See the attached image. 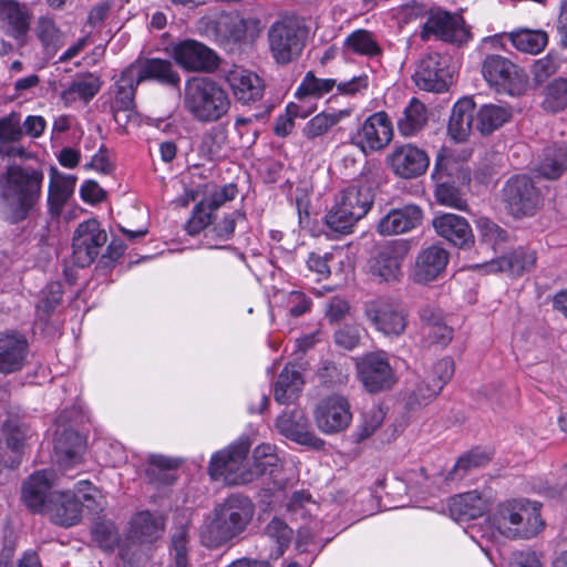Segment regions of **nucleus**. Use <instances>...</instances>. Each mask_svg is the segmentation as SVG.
Listing matches in <instances>:
<instances>
[{"label":"nucleus","mask_w":567,"mask_h":567,"mask_svg":"<svg viewBox=\"0 0 567 567\" xmlns=\"http://www.w3.org/2000/svg\"><path fill=\"white\" fill-rule=\"evenodd\" d=\"M250 444L240 439L227 449L212 456L208 473L214 480H223L228 485L246 484L265 474L272 476L280 467V460L270 444L258 445L252 453L254 465L247 468L245 460Z\"/></svg>","instance_id":"obj_1"},{"label":"nucleus","mask_w":567,"mask_h":567,"mask_svg":"<svg viewBox=\"0 0 567 567\" xmlns=\"http://www.w3.org/2000/svg\"><path fill=\"white\" fill-rule=\"evenodd\" d=\"M59 484L52 471H39L24 482L22 501L30 511L45 514L54 525L75 526L82 519L83 503L70 491L51 492Z\"/></svg>","instance_id":"obj_2"},{"label":"nucleus","mask_w":567,"mask_h":567,"mask_svg":"<svg viewBox=\"0 0 567 567\" xmlns=\"http://www.w3.org/2000/svg\"><path fill=\"white\" fill-rule=\"evenodd\" d=\"M255 506L243 495L233 494L216 505L199 528L200 544L220 548L238 538L252 520Z\"/></svg>","instance_id":"obj_3"},{"label":"nucleus","mask_w":567,"mask_h":567,"mask_svg":"<svg viewBox=\"0 0 567 567\" xmlns=\"http://www.w3.org/2000/svg\"><path fill=\"white\" fill-rule=\"evenodd\" d=\"M43 169L29 164L9 165L0 177V199L9 206L11 224L27 219L42 196Z\"/></svg>","instance_id":"obj_4"},{"label":"nucleus","mask_w":567,"mask_h":567,"mask_svg":"<svg viewBox=\"0 0 567 567\" xmlns=\"http://www.w3.org/2000/svg\"><path fill=\"white\" fill-rule=\"evenodd\" d=\"M495 528L509 539H529L544 526L540 504L528 499H511L498 505L493 516Z\"/></svg>","instance_id":"obj_5"},{"label":"nucleus","mask_w":567,"mask_h":567,"mask_svg":"<svg viewBox=\"0 0 567 567\" xmlns=\"http://www.w3.org/2000/svg\"><path fill=\"white\" fill-rule=\"evenodd\" d=\"M185 107L199 122L220 120L230 107L227 92L205 76L189 79L185 85Z\"/></svg>","instance_id":"obj_6"},{"label":"nucleus","mask_w":567,"mask_h":567,"mask_svg":"<svg viewBox=\"0 0 567 567\" xmlns=\"http://www.w3.org/2000/svg\"><path fill=\"white\" fill-rule=\"evenodd\" d=\"M309 28L303 18L284 16L268 30V42L272 58L279 64L298 59L306 45Z\"/></svg>","instance_id":"obj_7"},{"label":"nucleus","mask_w":567,"mask_h":567,"mask_svg":"<svg viewBox=\"0 0 567 567\" xmlns=\"http://www.w3.org/2000/svg\"><path fill=\"white\" fill-rule=\"evenodd\" d=\"M503 200L516 218L534 216L543 205V195L526 175L511 177L503 187Z\"/></svg>","instance_id":"obj_8"},{"label":"nucleus","mask_w":567,"mask_h":567,"mask_svg":"<svg viewBox=\"0 0 567 567\" xmlns=\"http://www.w3.org/2000/svg\"><path fill=\"white\" fill-rule=\"evenodd\" d=\"M380 167L375 163H365L360 177L344 188L337 203L363 218L374 202V188L379 183Z\"/></svg>","instance_id":"obj_9"},{"label":"nucleus","mask_w":567,"mask_h":567,"mask_svg":"<svg viewBox=\"0 0 567 567\" xmlns=\"http://www.w3.org/2000/svg\"><path fill=\"white\" fill-rule=\"evenodd\" d=\"M358 378L369 393L392 389L398 379L390 363V355L383 350L363 354L357 362Z\"/></svg>","instance_id":"obj_10"},{"label":"nucleus","mask_w":567,"mask_h":567,"mask_svg":"<svg viewBox=\"0 0 567 567\" xmlns=\"http://www.w3.org/2000/svg\"><path fill=\"white\" fill-rule=\"evenodd\" d=\"M482 73L486 82L498 93L515 96L525 90L524 71L502 55H487L482 65Z\"/></svg>","instance_id":"obj_11"},{"label":"nucleus","mask_w":567,"mask_h":567,"mask_svg":"<svg viewBox=\"0 0 567 567\" xmlns=\"http://www.w3.org/2000/svg\"><path fill=\"white\" fill-rule=\"evenodd\" d=\"M420 38L423 41L434 38L461 45L470 40L471 34L461 16L442 9H431L420 31Z\"/></svg>","instance_id":"obj_12"},{"label":"nucleus","mask_w":567,"mask_h":567,"mask_svg":"<svg viewBox=\"0 0 567 567\" xmlns=\"http://www.w3.org/2000/svg\"><path fill=\"white\" fill-rule=\"evenodd\" d=\"M107 243V234L95 218L78 225L72 237V259L78 267L92 265Z\"/></svg>","instance_id":"obj_13"},{"label":"nucleus","mask_w":567,"mask_h":567,"mask_svg":"<svg viewBox=\"0 0 567 567\" xmlns=\"http://www.w3.org/2000/svg\"><path fill=\"white\" fill-rule=\"evenodd\" d=\"M138 83L132 76V69H124L113 85L111 112L117 128L126 131L128 125H138L140 117L135 106V93Z\"/></svg>","instance_id":"obj_14"},{"label":"nucleus","mask_w":567,"mask_h":567,"mask_svg":"<svg viewBox=\"0 0 567 567\" xmlns=\"http://www.w3.org/2000/svg\"><path fill=\"white\" fill-rule=\"evenodd\" d=\"M447 55L430 52L421 58L416 64L413 81L423 91L441 93L447 90L451 83Z\"/></svg>","instance_id":"obj_15"},{"label":"nucleus","mask_w":567,"mask_h":567,"mask_svg":"<svg viewBox=\"0 0 567 567\" xmlns=\"http://www.w3.org/2000/svg\"><path fill=\"white\" fill-rule=\"evenodd\" d=\"M317 427L323 434H337L350 425L352 413L348 399L341 394H331L319 401L313 410Z\"/></svg>","instance_id":"obj_16"},{"label":"nucleus","mask_w":567,"mask_h":567,"mask_svg":"<svg viewBox=\"0 0 567 567\" xmlns=\"http://www.w3.org/2000/svg\"><path fill=\"white\" fill-rule=\"evenodd\" d=\"M392 137V123L388 114L381 111L364 120L355 134L352 135L351 143L367 155L386 147Z\"/></svg>","instance_id":"obj_17"},{"label":"nucleus","mask_w":567,"mask_h":567,"mask_svg":"<svg viewBox=\"0 0 567 567\" xmlns=\"http://www.w3.org/2000/svg\"><path fill=\"white\" fill-rule=\"evenodd\" d=\"M368 321L386 337L401 336L406 328V315L398 305L388 300H373L364 306Z\"/></svg>","instance_id":"obj_18"},{"label":"nucleus","mask_w":567,"mask_h":567,"mask_svg":"<svg viewBox=\"0 0 567 567\" xmlns=\"http://www.w3.org/2000/svg\"><path fill=\"white\" fill-rule=\"evenodd\" d=\"M126 69H132V76L138 85L146 81L178 90L181 75L169 60L159 58L137 59Z\"/></svg>","instance_id":"obj_19"},{"label":"nucleus","mask_w":567,"mask_h":567,"mask_svg":"<svg viewBox=\"0 0 567 567\" xmlns=\"http://www.w3.org/2000/svg\"><path fill=\"white\" fill-rule=\"evenodd\" d=\"M385 162L396 176L409 179L425 173L430 158L422 148L413 144H403L395 146L386 155Z\"/></svg>","instance_id":"obj_20"},{"label":"nucleus","mask_w":567,"mask_h":567,"mask_svg":"<svg viewBox=\"0 0 567 567\" xmlns=\"http://www.w3.org/2000/svg\"><path fill=\"white\" fill-rule=\"evenodd\" d=\"M450 260L449 251L440 245H430L420 250L411 270V279L427 285L443 276Z\"/></svg>","instance_id":"obj_21"},{"label":"nucleus","mask_w":567,"mask_h":567,"mask_svg":"<svg viewBox=\"0 0 567 567\" xmlns=\"http://www.w3.org/2000/svg\"><path fill=\"white\" fill-rule=\"evenodd\" d=\"M175 62L187 71L210 72L217 69L219 60L208 47L195 40H185L173 48Z\"/></svg>","instance_id":"obj_22"},{"label":"nucleus","mask_w":567,"mask_h":567,"mask_svg":"<svg viewBox=\"0 0 567 567\" xmlns=\"http://www.w3.org/2000/svg\"><path fill=\"white\" fill-rule=\"evenodd\" d=\"M278 432L285 437L302 445L320 447L323 441L310 431L309 420L303 410L295 408L285 411L276 420Z\"/></svg>","instance_id":"obj_23"},{"label":"nucleus","mask_w":567,"mask_h":567,"mask_svg":"<svg viewBox=\"0 0 567 567\" xmlns=\"http://www.w3.org/2000/svg\"><path fill=\"white\" fill-rule=\"evenodd\" d=\"M423 210L420 206L408 204L390 209L380 218L377 230L382 236H393L411 231L421 225Z\"/></svg>","instance_id":"obj_24"},{"label":"nucleus","mask_w":567,"mask_h":567,"mask_svg":"<svg viewBox=\"0 0 567 567\" xmlns=\"http://www.w3.org/2000/svg\"><path fill=\"white\" fill-rule=\"evenodd\" d=\"M408 254V247L402 243H389L382 246L371 264L372 275L383 281H398L402 276V262Z\"/></svg>","instance_id":"obj_25"},{"label":"nucleus","mask_w":567,"mask_h":567,"mask_svg":"<svg viewBox=\"0 0 567 567\" xmlns=\"http://www.w3.org/2000/svg\"><path fill=\"white\" fill-rule=\"evenodd\" d=\"M85 439L72 429L56 431L54 455L59 467L65 472L82 462Z\"/></svg>","instance_id":"obj_26"},{"label":"nucleus","mask_w":567,"mask_h":567,"mask_svg":"<svg viewBox=\"0 0 567 567\" xmlns=\"http://www.w3.org/2000/svg\"><path fill=\"white\" fill-rule=\"evenodd\" d=\"M28 341L19 332L0 333V373L17 372L24 365Z\"/></svg>","instance_id":"obj_27"},{"label":"nucleus","mask_w":567,"mask_h":567,"mask_svg":"<svg viewBox=\"0 0 567 567\" xmlns=\"http://www.w3.org/2000/svg\"><path fill=\"white\" fill-rule=\"evenodd\" d=\"M432 225L435 233L452 243L454 246L464 248L474 243V235L468 221L455 214H443L436 216Z\"/></svg>","instance_id":"obj_28"},{"label":"nucleus","mask_w":567,"mask_h":567,"mask_svg":"<svg viewBox=\"0 0 567 567\" xmlns=\"http://www.w3.org/2000/svg\"><path fill=\"white\" fill-rule=\"evenodd\" d=\"M165 519L150 511L137 512L130 520L128 539L138 544H153L164 534Z\"/></svg>","instance_id":"obj_29"},{"label":"nucleus","mask_w":567,"mask_h":567,"mask_svg":"<svg viewBox=\"0 0 567 567\" xmlns=\"http://www.w3.org/2000/svg\"><path fill=\"white\" fill-rule=\"evenodd\" d=\"M31 12L27 4L17 0H0V29L8 35L20 39L30 29Z\"/></svg>","instance_id":"obj_30"},{"label":"nucleus","mask_w":567,"mask_h":567,"mask_svg":"<svg viewBox=\"0 0 567 567\" xmlns=\"http://www.w3.org/2000/svg\"><path fill=\"white\" fill-rule=\"evenodd\" d=\"M75 184L76 177L74 175L63 174L55 167H51L47 199L48 212L51 217H60L64 206L74 193Z\"/></svg>","instance_id":"obj_31"},{"label":"nucleus","mask_w":567,"mask_h":567,"mask_svg":"<svg viewBox=\"0 0 567 567\" xmlns=\"http://www.w3.org/2000/svg\"><path fill=\"white\" fill-rule=\"evenodd\" d=\"M233 94L243 104H250L264 96V81L255 73L245 69H236L227 75Z\"/></svg>","instance_id":"obj_32"},{"label":"nucleus","mask_w":567,"mask_h":567,"mask_svg":"<svg viewBox=\"0 0 567 567\" xmlns=\"http://www.w3.org/2000/svg\"><path fill=\"white\" fill-rule=\"evenodd\" d=\"M535 262V252L520 247L495 260L475 265V268H480L485 272H508L514 276H519L524 271L532 269Z\"/></svg>","instance_id":"obj_33"},{"label":"nucleus","mask_w":567,"mask_h":567,"mask_svg":"<svg viewBox=\"0 0 567 567\" xmlns=\"http://www.w3.org/2000/svg\"><path fill=\"white\" fill-rule=\"evenodd\" d=\"M451 517L467 522L481 517L487 511V502L476 491L455 495L449 501Z\"/></svg>","instance_id":"obj_34"},{"label":"nucleus","mask_w":567,"mask_h":567,"mask_svg":"<svg viewBox=\"0 0 567 567\" xmlns=\"http://www.w3.org/2000/svg\"><path fill=\"white\" fill-rule=\"evenodd\" d=\"M255 23V20L245 19L238 11L224 12L215 21V33L220 42L238 43Z\"/></svg>","instance_id":"obj_35"},{"label":"nucleus","mask_w":567,"mask_h":567,"mask_svg":"<svg viewBox=\"0 0 567 567\" xmlns=\"http://www.w3.org/2000/svg\"><path fill=\"white\" fill-rule=\"evenodd\" d=\"M475 126L474 103L471 99L457 101L453 109L449 121L447 132L450 136L457 141H465Z\"/></svg>","instance_id":"obj_36"},{"label":"nucleus","mask_w":567,"mask_h":567,"mask_svg":"<svg viewBox=\"0 0 567 567\" xmlns=\"http://www.w3.org/2000/svg\"><path fill=\"white\" fill-rule=\"evenodd\" d=\"M303 388L301 373L295 365L288 364L278 375L275 383L274 396L279 404H291L300 395Z\"/></svg>","instance_id":"obj_37"},{"label":"nucleus","mask_w":567,"mask_h":567,"mask_svg":"<svg viewBox=\"0 0 567 567\" xmlns=\"http://www.w3.org/2000/svg\"><path fill=\"white\" fill-rule=\"evenodd\" d=\"M512 115V109L507 105L484 104L476 112L475 127L487 135L507 123Z\"/></svg>","instance_id":"obj_38"},{"label":"nucleus","mask_w":567,"mask_h":567,"mask_svg":"<svg viewBox=\"0 0 567 567\" xmlns=\"http://www.w3.org/2000/svg\"><path fill=\"white\" fill-rule=\"evenodd\" d=\"M427 122L425 105L416 97L411 99L402 116L398 120V130L401 135L409 137L416 135Z\"/></svg>","instance_id":"obj_39"},{"label":"nucleus","mask_w":567,"mask_h":567,"mask_svg":"<svg viewBox=\"0 0 567 567\" xmlns=\"http://www.w3.org/2000/svg\"><path fill=\"white\" fill-rule=\"evenodd\" d=\"M344 53L358 54L368 58H377L382 54V49L374 35L364 29L351 32L343 41Z\"/></svg>","instance_id":"obj_40"},{"label":"nucleus","mask_w":567,"mask_h":567,"mask_svg":"<svg viewBox=\"0 0 567 567\" xmlns=\"http://www.w3.org/2000/svg\"><path fill=\"white\" fill-rule=\"evenodd\" d=\"M506 37L515 49L529 54H538L548 42L547 33L543 30L517 29L506 33Z\"/></svg>","instance_id":"obj_41"},{"label":"nucleus","mask_w":567,"mask_h":567,"mask_svg":"<svg viewBox=\"0 0 567 567\" xmlns=\"http://www.w3.org/2000/svg\"><path fill=\"white\" fill-rule=\"evenodd\" d=\"M349 115V110L321 112L306 123L302 128V135L308 141H313L326 135L334 125Z\"/></svg>","instance_id":"obj_42"},{"label":"nucleus","mask_w":567,"mask_h":567,"mask_svg":"<svg viewBox=\"0 0 567 567\" xmlns=\"http://www.w3.org/2000/svg\"><path fill=\"white\" fill-rule=\"evenodd\" d=\"M101 86L100 78L89 73L73 81L68 89L62 91L61 97L65 103H73L78 100L89 102L99 93Z\"/></svg>","instance_id":"obj_43"},{"label":"nucleus","mask_w":567,"mask_h":567,"mask_svg":"<svg viewBox=\"0 0 567 567\" xmlns=\"http://www.w3.org/2000/svg\"><path fill=\"white\" fill-rule=\"evenodd\" d=\"M35 34L48 56H53L64 44V35L50 17H40L35 25Z\"/></svg>","instance_id":"obj_44"},{"label":"nucleus","mask_w":567,"mask_h":567,"mask_svg":"<svg viewBox=\"0 0 567 567\" xmlns=\"http://www.w3.org/2000/svg\"><path fill=\"white\" fill-rule=\"evenodd\" d=\"M336 85L337 81L334 79H320L309 71L303 76L295 95L299 102H306L308 99H320L331 92Z\"/></svg>","instance_id":"obj_45"},{"label":"nucleus","mask_w":567,"mask_h":567,"mask_svg":"<svg viewBox=\"0 0 567 567\" xmlns=\"http://www.w3.org/2000/svg\"><path fill=\"white\" fill-rule=\"evenodd\" d=\"M361 217L336 202L334 206L324 217L326 226L332 234L348 235L352 233L354 225Z\"/></svg>","instance_id":"obj_46"},{"label":"nucleus","mask_w":567,"mask_h":567,"mask_svg":"<svg viewBox=\"0 0 567 567\" xmlns=\"http://www.w3.org/2000/svg\"><path fill=\"white\" fill-rule=\"evenodd\" d=\"M567 168V148L564 146L546 148L538 164L539 175L548 179L559 177Z\"/></svg>","instance_id":"obj_47"},{"label":"nucleus","mask_w":567,"mask_h":567,"mask_svg":"<svg viewBox=\"0 0 567 567\" xmlns=\"http://www.w3.org/2000/svg\"><path fill=\"white\" fill-rule=\"evenodd\" d=\"M178 466V462L164 455H150L146 476L151 482H158L163 485H171L176 481L172 472Z\"/></svg>","instance_id":"obj_48"},{"label":"nucleus","mask_w":567,"mask_h":567,"mask_svg":"<svg viewBox=\"0 0 567 567\" xmlns=\"http://www.w3.org/2000/svg\"><path fill=\"white\" fill-rule=\"evenodd\" d=\"M543 100L544 110L556 113L567 106V78H557L545 87Z\"/></svg>","instance_id":"obj_49"},{"label":"nucleus","mask_w":567,"mask_h":567,"mask_svg":"<svg viewBox=\"0 0 567 567\" xmlns=\"http://www.w3.org/2000/svg\"><path fill=\"white\" fill-rule=\"evenodd\" d=\"M491 458V454L485 451L480 449L471 450L457 460L453 470L449 474V478H462L472 470L486 466Z\"/></svg>","instance_id":"obj_50"},{"label":"nucleus","mask_w":567,"mask_h":567,"mask_svg":"<svg viewBox=\"0 0 567 567\" xmlns=\"http://www.w3.org/2000/svg\"><path fill=\"white\" fill-rule=\"evenodd\" d=\"M266 535L272 539L277 546L271 554L276 559L279 558L289 547L292 539V529L280 518L274 517L265 528Z\"/></svg>","instance_id":"obj_51"},{"label":"nucleus","mask_w":567,"mask_h":567,"mask_svg":"<svg viewBox=\"0 0 567 567\" xmlns=\"http://www.w3.org/2000/svg\"><path fill=\"white\" fill-rule=\"evenodd\" d=\"M385 411L380 405H372L362 413V422L358 427V441L370 437L383 423Z\"/></svg>","instance_id":"obj_52"},{"label":"nucleus","mask_w":567,"mask_h":567,"mask_svg":"<svg viewBox=\"0 0 567 567\" xmlns=\"http://www.w3.org/2000/svg\"><path fill=\"white\" fill-rule=\"evenodd\" d=\"M92 536L94 542L104 550H112L120 542L118 530L111 522L95 524Z\"/></svg>","instance_id":"obj_53"},{"label":"nucleus","mask_w":567,"mask_h":567,"mask_svg":"<svg viewBox=\"0 0 567 567\" xmlns=\"http://www.w3.org/2000/svg\"><path fill=\"white\" fill-rule=\"evenodd\" d=\"M435 198L437 203L444 206L460 210H463L466 207V202L463 199L460 190L446 182L437 184L435 188Z\"/></svg>","instance_id":"obj_54"},{"label":"nucleus","mask_w":567,"mask_h":567,"mask_svg":"<svg viewBox=\"0 0 567 567\" xmlns=\"http://www.w3.org/2000/svg\"><path fill=\"white\" fill-rule=\"evenodd\" d=\"M22 136L23 131L18 113L12 112L0 118V142L2 144L18 142Z\"/></svg>","instance_id":"obj_55"},{"label":"nucleus","mask_w":567,"mask_h":567,"mask_svg":"<svg viewBox=\"0 0 567 567\" xmlns=\"http://www.w3.org/2000/svg\"><path fill=\"white\" fill-rule=\"evenodd\" d=\"M212 215L205 203L196 204L185 226L187 234L195 236L204 230L212 223Z\"/></svg>","instance_id":"obj_56"},{"label":"nucleus","mask_w":567,"mask_h":567,"mask_svg":"<svg viewBox=\"0 0 567 567\" xmlns=\"http://www.w3.org/2000/svg\"><path fill=\"white\" fill-rule=\"evenodd\" d=\"M309 111H303L302 106L296 103H289L286 107V115H280L276 120L275 133L278 136H287L293 128V118L306 117Z\"/></svg>","instance_id":"obj_57"},{"label":"nucleus","mask_w":567,"mask_h":567,"mask_svg":"<svg viewBox=\"0 0 567 567\" xmlns=\"http://www.w3.org/2000/svg\"><path fill=\"white\" fill-rule=\"evenodd\" d=\"M246 215L241 210H235L228 215H226L220 221H218L210 233L213 236L219 240H229L234 233L236 225L239 220H245Z\"/></svg>","instance_id":"obj_58"},{"label":"nucleus","mask_w":567,"mask_h":567,"mask_svg":"<svg viewBox=\"0 0 567 567\" xmlns=\"http://www.w3.org/2000/svg\"><path fill=\"white\" fill-rule=\"evenodd\" d=\"M333 339L338 347L344 350H353L361 341L360 327L354 324H344L336 330Z\"/></svg>","instance_id":"obj_59"},{"label":"nucleus","mask_w":567,"mask_h":567,"mask_svg":"<svg viewBox=\"0 0 567 567\" xmlns=\"http://www.w3.org/2000/svg\"><path fill=\"white\" fill-rule=\"evenodd\" d=\"M422 332L430 344H435L441 348L446 347L453 338V329L445 324L444 321L429 326V328H422Z\"/></svg>","instance_id":"obj_60"},{"label":"nucleus","mask_w":567,"mask_h":567,"mask_svg":"<svg viewBox=\"0 0 567 567\" xmlns=\"http://www.w3.org/2000/svg\"><path fill=\"white\" fill-rule=\"evenodd\" d=\"M442 382H433L429 379V374L416 385L412 398L419 404L427 403L442 391Z\"/></svg>","instance_id":"obj_61"},{"label":"nucleus","mask_w":567,"mask_h":567,"mask_svg":"<svg viewBox=\"0 0 567 567\" xmlns=\"http://www.w3.org/2000/svg\"><path fill=\"white\" fill-rule=\"evenodd\" d=\"M442 382H433L429 379V374L416 385L412 398L419 404L427 403L442 391Z\"/></svg>","instance_id":"obj_62"},{"label":"nucleus","mask_w":567,"mask_h":567,"mask_svg":"<svg viewBox=\"0 0 567 567\" xmlns=\"http://www.w3.org/2000/svg\"><path fill=\"white\" fill-rule=\"evenodd\" d=\"M429 379L433 382H442V389L452 379L454 374V362L451 358H443L435 362L430 371L426 372Z\"/></svg>","instance_id":"obj_63"},{"label":"nucleus","mask_w":567,"mask_h":567,"mask_svg":"<svg viewBox=\"0 0 567 567\" xmlns=\"http://www.w3.org/2000/svg\"><path fill=\"white\" fill-rule=\"evenodd\" d=\"M319 375L324 383L332 385L346 383L349 377L347 370L334 362H326L320 369Z\"/></svg>","instance_id":"obj_64"}]
</instances>
